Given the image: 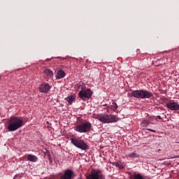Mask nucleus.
I'll list each match as a JSON object with an SVG mask.
<instances>
[{
	"instance_id": "obj_1",
	"label": "nucleus",
	"mask_w": 179,
	"mask_h": 179,
	"mask_svg": "<svg viewBox=\"0 0 179 179\" xmlns=\"http://www.w3.org/2000/svg\"><path fill=\"white\" fill-rule=\"evenodd\" d=\"M24 125V121H23V117L13 116L8 121L6 129L9 132H15V131H17V129L22 128Z\"/></svg>"
},
{
	"instance_id": "obj_2",
	"label": "nucleus",
	"mask_w": 179,
	"mask_h": 179,
	"mask_svg": "<svg viewBox=\"0 0 179 179\" xmlns=\"http://www.w3.org/2000/svg\"><path fill=\"white\" fill-rule=\"evenodd\" d=\"M131 96L135 99H151L153 96V94L146 90H139L133 91Z\"/></svg>"
},
{
	"instance_id": "obj_3",
	"label": "nucleus",
	"mask_w": 179,
	"mask_h": 179,
	"mask_svg": "<svg viewBox=\"0 0 179 179\" xmlns=\"http://www.w3.org/2000/svg\"><path fill=\"white\" fill-rule=\"evenodd\" d=\"M98 120L103 124H113L117 122L120 119L114 115L100 114L98 115Z\"/></svg>"
},
{
	"instance_id": "obj_4",
	"label": "nucleus",
	"mask_w": 179,
	"mask_h": 179,
	"mask_svg": "<svg viewBox=\"0 0 179 179\" xmlns=\"http://www.w3.org/2000/svg\"><path fill=\"white\" fill-rule=\"evenodd\" d=\"M91 129L92 123L85 122L77 124L75 127V131H76V132H79L80 134H86V132H90Z\"/></svg>"
},
{
	"instance_id": "obj_5",
	"label": "nucleus",
	"mask_w": 179,
	"mask_h": 179,
	"mask_svg": "<svg viewBox=\"0 0 179 179\" xmlns=\"http://www.w3.org/2000/svg\"><path fill=\"white\" fill-rule=\"evenodd\" d=\"M70 141L71 143L78 149H81L82 150H87V149H89V145H87L83 140L71 138Z\"/></svg>"
},
{
	"instance_id": "obj_6",
	"label": "nucleus",
	"mask_w": 179,
	"mask_h": 179,
	"mask_svg": "<svg viewBox=\"0 0 179 179\" xmlns=\"http://www.w3.org/2000/svg\"><path fill=\"white\" fill-rule=\"evenodd\" d=\"M87 179H106V176L99 169H92L90 174L87 176Z\"/></svg>"
},
{
	"instance_id": "obj_7",
	"label": "nucleus",
	"mask_w": 179,
	"mask_h": 179,
	"mask_svg": "<svg viewBox=\"0 0 179 179\" xmlns=\"http://www.w3.org/2000/svg\"><path fill=\"white\" fill-rule=\"evenodd\" d=\"M92 96L93 91L90 88L85 90H80L78 92V97L81 99V100H90Z\"/></svg>"
},
{
	"instance_id": "obj_8",
	"label": "nucleus",
	"mask_w": 179,
	"mask_h": 179,
	"mask_svg": "<svg viewBox=\"0 0 179 179\" xmlns=\"http://www.w3.org/2000/svg\"><path fill=\"white\" fill-rule=\"evenodd\" d=\"M75 178V172L71 169L64 171V174L60 177V179H73Z\"/></svg>"
},
{
	"instance_id": "obj_9",
	"label": "nucleus",
	"mask_w": 179,
	"mask_h": 179,
	"mask_svg": "<svg viewBox=\"0 0 179 179\" xmlns=\"http://www.w3.org/2000/svg\"><path fill=\"white\" fill-rule=\"evenodd\" d=\"M52 86L47 83H43L41 84L40 87H38L39 92L41 93H47L49 90H51Z\"/></svg>"
},
{
	"instance_id": "obj_10",
	"label": "nucleus",
	"mask_w": 179,
	"mask_h": 179,
	"mask_svg": "<svg viewBox=\"0 0 179 179\" xmlns=\"http://www.w3.org/2000/svg\"><path fill=\"white\" fill-rule=\"evenodd\" d=\"M166 107L171 111H178L179 110L178 102H169L166 103Z\"/></svg>"
},
{
	"instance_id": "obj_11",
	"label": "nucleus",
	"mask_w": 179,
	"mask_h": 179,
	"mask_svg": "<svg viewBox=\"0 0 179 179\" xmlns=\"http://www.w3.org/2000/svg\"><path fill=\"white\" fill-rule=\"evenodd\" d=\"M28 162H32L33 163H36L37 160H38V157L36 155H33L31 154H29L27 155Z\"/></svg>"
},
{
	"instance_id": "obj_12",
	"label": "nucleus",
	"mask_w": 179,
	"mask_h": 179,
	"mask_svg": "<svg viewBox=\"0 0 179 179\" xmlns=\"http://www.w3.org/2000/svg\"><path fill=\"white\" fill-rule=\"evenodd\" d=\"M65 100L69 103V104H72L75 100H76V95H70L65 98Z\"/></svg>"
},
{
	"instance_id": "obj_13",
	"label": "nucleus",
	"mask_w": 179,
	"mask_h": 179,
	"mask_svg": "<svg viewBox=\"0 0 179 179\" xmlns=\"http://www.w3.org/2000/svg\"><path fill=\"white\" fill-rule=\"evenodd\" d=\"M66 75V74L65 73V71H64V70H59L56 75V78L57 79H62V78H65Z\"/></svg>"
},
{
	"instance_id": "obj_14",
	"label": "nucleus",
	"mask_w": 179,
	"mask_h": 179,
	"mask_svg": "<svg viewBox=\"0 0 179 179\" xmlns=\"http://www.w3.org/2000/svg\"><path fill=\"white\" fill-rule=\"evenodd\" d=\"M44 74L48 78H52L54 76V73H52V71L50 69H46L44 70Z\"/></svg>"
},
{
	"instance_id": "obj_15",
	"label": "nucleus",
	"mask_w": 179,
	"mask_h": 179,
	"mask_svg": "<svg viewBox=\"0 0 179 179\" xmlns=\"http://www.w3.org/2000/svg\"><path fill=\"white\" fill-rule=\"evenodd\" d=\"M130 179H146L141 173H135L134 175L130 177Z\"/></svg>"
},
{
	"instance_id": "obj_16",
	"label": "nucleus",
	"mask_w": 179,
	"mask_h": 179,
	"mask_svg": "<svg viewBox=\"0 0 179 179\" xmlns=\"http://www.w3.org/2000/svg\"><path fill=\"white\" fill-rule=\"evenodd\" d=\"M128 157H129L130 159H138V157H139V155H138L136 151H134V152L129 154Z\"/></svg>"
},
{
	"instance_id": "obj_17",
	"label": "nucleus",
	"mask_w": 179,
	"mask_h": 179,
	"mask_svg": "<svg viewBox=\"0 0 179 179\" xmlns=\"http://www.w3.org/2000/svg\"><path fill=\"white\" fill-rule=\"evenodd\" d=\"M150 124V122L149 120H143L141 124L142 128H146V127H149Z\"/></svg>"
},
{
	"instance_id": "obj_18",
	"label": "nucleus",
	"mask_w": 179,
	"mask_h": 179,
	"mask_svg": "<svg viewBox=\"0 0 179 179\" xmlns=\"http://www.w3.org/2000/svg\"><path fill=\"white\" fill-rule=\"evenodd\" d=\"M110 110H112V111H117V109L118 108V105H117V103L113 102L112 103V105H110Z\"/></svg>"
},
{
	"instance_id": "obj_19",
	"label": "nucleus",
	"mask_w": 179,
	"mask_h": 179,
	"mask_svg": "<svg viewBox=\"0 0 179 179\" xmlns=\"http://www.w3.org/2000/svg\"><path fill=\"white\" fill-rule=\"evenodd\" d=\"M113 166H115V167H118V169H124V165L120 164V162H115L113 164Z\"/></svg>"
},
{
	"instance_id": "obj_20",
	"label": "nucleus",
	"mask_w": 179,
	"mask_h": 179,
	"mask_svg": "<svg viewBox=\"0 0 179 179\" xmlns=\"http://www.w3.org/2000/svg\"><path fill=\"white\" fill-rule=\"evenodd\" d=\"M78 89L81 90H85L86 89V85L85 83H81L78 85Z\"/></svg>"
},
{
	"instance_id": "obj_21",
	"label": "nucleus",
	"mask_w": 179,
	"mask_h": 179,
	"mask_svg": "<svg viewBox=\"0 0 179 179\" xmlns=\"http://www.w3.org/2000/svg\"><path fill=\"white\" fill-rule=\"evenodd\" d=\"M21 178H22V176H20V174H17V175L15 176L13 179H20Z\"/></svg>"
},
{
	"instance_id": "obj_22",
	"label": "nucleus",
	"mask_w": 179,
	"mask_h": 179,
	"mask_svg": "<svg viewBox=\"0 0 179 179\" xmlns=\"http://www.w3.org/2000/svg\"><path fill=\"white\" fill-rule=\"evenodd\" d=\"M148 131H150V132H156V130H153L152 129H147Z\"/></svg>"
},
{
	"instance_id": "obj_23",
	"label": "nucleus",
	"mask_w": 179,
	"mask_h": 179,
	"mask_svg": "<svg viewBox=\"0 0 179 179\" xmlns=\"http://www.w3.org/2000/svg\"><path fill=\"white\" fill-rule=\"evenodd\" d=\"M157 118H158V120H163V118H162L161 115H157Z\"/></svg>"
},
{
	"instance_id": "obj_24",
	"label": "nucleus",
	"mask_w": 179,
	"mask_h": 179,
	"mask_svg": "<svg viewBox=\"0 0 179 179\" xmlns=\"http://www.w3.org/2000/svg\"><path fill=\"white\" fill-rule=\"evenodd\" d=\"M51 155L49 154L48 157H50Z\"/></svg>"
},
{
	"instance_id": "obj_25",
	"label": "nucleus",
	"mask_w": 179,
	"mask_h": 179,
	"mask_svg": "<svg viewBox=\"0 0 179 179\" xmlns=\"http://www.w3.org/2000/svg\"><path fill=\"white\" fill-rule=\"evenodd\" d=\"M0 79H1V76H0Z\"/></svg>"
}]
</instances>
